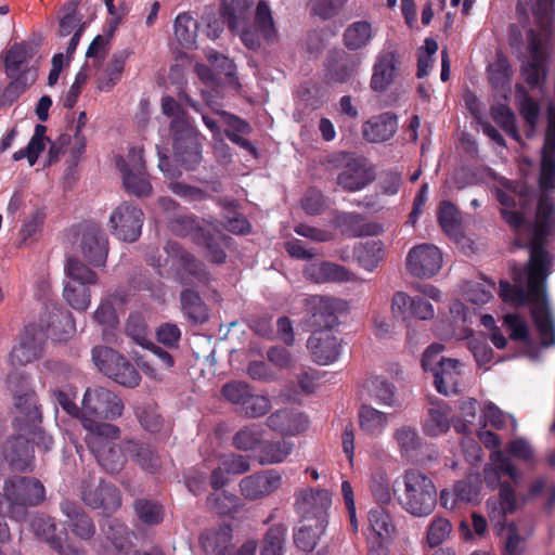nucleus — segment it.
Segmentation results:
<instances>
[{"instance_id":"obj_1","label":"nucleus","mask_w":555,"mask_h":555,"mask_svg":"<svg viewBox=\"0 0 555 555\" xmlns=\"http://www.w3.org/2000/svg\"><path fill=\"white\" fill-rule=\"evenodd\" d=\"M553 202L543 194L538 204L537 223L530 229V259L526 268H513L515 286L500 283V297L513 307L531 305L532 318L540 333L542 344L555 343V327L545 302V281L550 274L551 258L544 249L545 238L551 231Z\"/></svg>"},{"instance_id":"obj_2","label":"nucleus","mask_w":555,"mask_h":555,"mask_svg":"<svg viewBox=\"0 0 555 555\" xmlns=\"http://www.w3.org/2000/svg\"><path fill=\"white\" fill-rule=\"evenodd\" d=\"M85 441L99 465L108 474L121 472L127 463L128 453L125 440L118 444L121 430L116 425H95L87 421Z\"/></svg>"},{"instance_id":"obj_3","label":"nucleus","mask_w":555,"mask_h":555,"mask_svg":"<svg viewBox=\"0 0 555 555\" xmlns=\"http://www.w3.org/2000/svg\"><path fill=\"white\" fill-rule=\"evenodd\" d=\"M404 490L400 496L401 507L414 517L430 515L437 504L434 481L418 469H408L403 476Z\"/></svg>"},{"instance_id":"obj_4","label":"nucleus","mask_w":555,"mask_h":555,"mask_svg":"<svg viewBox=\"0 0 555 555\" xmlns=\"http://www.w3.org/2000/svg\"><path fill=\"white\" fill-rule=\"evenodd\" d=\"M124 403L117 395L104 387L88 388L83 395L81 406V425L87 421L95 425H112L101 420L115 421L121 416Z\"/></svg>"},{"instance_id":"obj_5","label":"nucleus","mask_w":555,"mask_h":555,"mask_svg":"<svg viewBox=\"0 0 555 555\" xmlns=\"http://www.w3.org/2000/svg\"><path fill=\"white\" fill-rule=\"evenodd\" d=\"M3 491L10 503L9 517L22 519L25 517V508L37 506L46 498L43 485L33 477L14 476L5 480Z\"/></svg>"},{"instance_id":"obj_6","label":"nucleus","mask_w":555,"mask_h":555,"mask_svg":"<svg viewBox=\"0 0 555 555\" xmlns=\"http://www.w3.org/2000/svg\"><path fill=\"white\" fill-rule=\"evenodd\" d=\"M92 361L100 372L115 383L134 388L141 382L137 367L122 354L106 346H95L92 349Z\"/></svg>"},{"instance_id":"obj_7","label":"nucleus","mask_w":555,"mask_h":555,"mask_svg":"<svg viewBox=\"0 0 555 555\" xmlns=\"http://www.w3.org/2000/svg\"><path fill=\"white\" fill-rule=\"evenodd\" d=\"M143 154L142 147H132L127 158L119 156L116 159L126 192L139 198L150 197L153 192Z\"/></svg>"},{"instance_id":"obj_8","label":"nucleus","mask_w":555,"mask_h":555,"mask_svg":"<svg viewBox=\"0 0 555 555\" xmlns=\"http://www.w3.org/2000/svg\"><path fill=\"white\" fill-rule=\"evenodd\" d=\"M495 194L502 205L501 211L505 221L514 229H519L524 223L525 209L533 201L532 191L521 183L514 184L502 179Z\"/></svg>"},{"instance_id":"obj_9","label":"nucleus","mask_w":555,"mask_h":555,"mask_svg":"<svg viewBox=\"0 0 555 555\" xmlns=\"http://www.w3.org/2000/svg\"><path fill=\"white\" fill-rule=\"evenodd\" d=\"M176 160L186 170H194L202 160L198 137L189 121L170 122Z\"/></svg>"},{"instance_id":"obj_10","label":"nucleus","mask_w":555,"mask_h":555,"mask_svg":"<svg viewBox=\"0 0 555 555\" xmlns=\"http://www.w3.org/2000/svg\"><path fill=\"white\" fill-rule=\"evenodd\" d=\"M144 214L141 208L129 202H122L111 214L108 229L119 241L133 243L142 232Z\"/></svg>"},{"instance_id":"obj_11","label":"nucleus","mask_w":555,"mask_h":555,"mask_svg":"<svg viewBox=\"0 0 555 555\" xmlns=\"http://www.w3.org/2000/svg\"><path fill=\"white\" fill-rule=\"evenodd\" d=\"M294 443L281 439L269 441L251 429L245 430V452L248 457L255 459L260 464H278L284 462L293 452Z\"/></svg>"},{"instance_id":"obj_12","label":"nucleus","mask_w":555,"mask_h":555,"mask_svg":"<svg viewBox=\"0 0 555 555\" xmlns=\"http://www.w3.org/2000/svg\"><path fill=\"white\" fill-rule=\"evenodd\" d=\"M305 301L308 323L314 331H333L338 325V314L346 309V302L336 298L315 295Z\"/></svg>"},{"instance_id":"obj_13","label":"nucleus","mask_w":555,"mask_h":555,"mask_svg":"<svg viewBox=\"0 0 555 555\" xmlns=\"http://www.w3.org/2000/svg\"><path fill=\"white\" fill-rule=\"evenodd\" d=\"M48 333L41 325L29 324L24 327L20 340L10 352L12 365H26L41 358Z\"/></svg>"},{"instance_id":"obj_14","label":"nucleus","mask_w":555,"mask_h":555,"mask_svg":"<svg viewBox=\"0 0 555 555\" xmlns=\"http://www.w3.org/2000/svg\"><path fill=\"white\" fill-rule=\"evenodd\" d=\"M81 499L87 506L93 509L102 508L105 513L116 512L121 504L119 490L102 479L82 480Z\"/></svg>"},{"instance_id":"obj_15","label":"nucleus","mask_w":555,"mask_h":555,"mask_svg":"<svg viewBox=\"0 0 555 555\" xmlns=\"http://www.w3.org/2000/svg\"><path fill=\"white\" fill-rule=\"evenodd\" d=\"M336 157L344 164L337 176V184L345 191L362 190L374 180V169L365 159L347 154H338Z\"/></svg>"},{"instance_id":"obj_16","label":"nucleus","mask_w":555,"mask_h":555,"mask_svg":"<svg viewBox=\"0 0 555 555\" xmlns=\"http://www.w3.org/2000/svg\"><path fill=\"white\" fill-rule=\"evenodd\" d=\"M165 250L181 266V269L177 272V279L180 284L189 286L193 283V280L202 285L209 283L210 274L206 270L205 264L183 249L179 243L169 241L165 246Z\"/></svg>"},{"instance_id":"obj_17","label":"nucleus","mask_w":555,"mask_h":555,"mask_svg":"<svg viewBox=\"0 0 555 555\" xmlns=\"http://www.w3.org/2000/svg\"><path fill=\"white\" fill-rule=\"evenodd\" d=\"M80 250L83 259L93 267H105L109 243L104 230L96 223H87L82 227Z\"/></svg>"},{"instance_id":"obj_18","label":"nucleus","mask_w":555,"mask_h":555,"mask_svg":"<svg viewBox=\"0 0 555 555\" xmlns=\"http://www.w3.org/2000/svg\"><path fill=\"white\" fill-rule=\"evenodd\" d=\"M529 60L522 67V76L531 87L539 86L546 75L545 63L546 53V31L535 34L533 30L528 33Z\"/></svg>"},{"instance_id":"obj_19","label":"nucleus","mask_w":555,"mask_h":555,"mask_svg":"<svg viewBox=\"0 0 555 555\" xmlns=\"http://www.w3.org/2000/svg\"><path fill=\"white\" fill-rule=\"evenodd\" d=\"M8 385L14 395L15 408L29 421L41 416L37 395L31 389L29 376L23 372L12 371L8 374Z\"/></svg>"},{"instance_id":"obj_20","label":"nucleus","mask_w":555,"mask_h":555,"mask_svg":"<svg viewBox=\"0 0 555 555\" xmlns=\"http://www.w3.org/2000/svg\"><path fill=\"white\" fill-rule=\"evenodd\" d=\"M441 266L442 255L439 248L431 244L413 247L406 257L408 271L417 278L429 279L439 272Z\"/></svg>"},{"instance_id":"obj_21","label":"nucleus","mask_w":555,"mask_h":555,"mask_svg":"<svg viewBox=\"0 0 555 555\" xmlns=\"http://www.w3.org/2000/svg\"><path fill=\"white\" fill-rule=\"evenodd\" d=\"M3 463L7 462L14 472H31L34 467V447L22 435L12 436L3 443Z\"/></svg>"},{"instance_id":"obj_22","label":"nucleus","mask_w":555,"mask_h":555,"mask_svg":"<svg viewBox=\"0 0 555 555\" xmlns=\"http://www.w3.org/2000/svg\"><path fill=\"white\" fill-rule=\"evenodd\" d=\"M400 57L393 50H383L376 56L373 65L371 88L376 92L387 90L396 80L399 68Z\"/></svg>"},{"instance_id":"obj_23","label":"nucleus","mask_w":555,"mask_h":555,"mask_svg":"<svg viewBox=\"0 0 555 555\" xmlns=\"http://www.w3.org/2000/svg\"><path fill=\"white\" fill-rule=\"evenodd\" d=\"M307 348L317 363L328 365L340 356L341 340L333 331H314L307 341Z\"/></svg>"},{"instance_id":"obj_24","label":"nucleus","mask_w":555,"mask_h":555,"mask_svg":"<svg viewBox=\"0 0 555 555\" xmlns=\"http://www.w3.org/2000/svg\"><path fill=\"white\" fill-rule=\"evenodd\" d=\"M220 15L222 21L215 20L208 23V37L216 39L223 30L227 23L232 34L238 36L243 41V28L241 20L243 18V0H220Z\"/></svg>"},{"instance_id":"obj_25","label":"nucleus","mask_w":555,"mask_h":555,"mask_svg":"<svg viewBox=\"0 0 555 555\" xmlns=\"http://www.w3.org/2000/svg\"><path fill=\"white\" fill-rule=\"evenodd\" d=\"M332 505V494L327 490L307 489L301 493L299 511L302 519L311 518L312 521L324 520L327 524V511Z\"/></svg>"},{"instance_id":"obj_26","label":"nucleus","mask_w":555,"mask_h":555,"mask_svg":"<svg viewBox=\"0 0 555 555\" xmlns=\"http://www.w3.org/2000/svg\"><path fill=\"white\" fill-rule=\"evenodd\" d=\"M398 129V119L393 113L386 112L371 117L362 125V135L370 143L390 140Z\"/></svg>"},{"instance_id":"obj_27","label":"nucleus","mask_w":555,"mask_h":555,"mask_svg":"<svg viewBox=\"0 0 555 555\" xmlns=\"http://www.w3.org/2000/svg\"><path fill=\"white\" fill-rule=\"evenodd\" d=\"M268 426L283 436H297L308 428V420L297 410L283 409L269 416Z\"/></svg>"},{"instance_id":"obj_28","label":"nucleus","mask_w":555,"mask_h":555,"mask_svg":"<svg viewBox=\"0 0 555 555\" xmlns=\"http://www.w3.org/2000/svg\"><path fill=\"white\" fill-rule=\"evenodd\" d=\"M463 364L456 359H449L434 374L436 389L446 396L459 393L463 387Z\"/></svg>"},{"instance_id":"obj_29","label":"nucleus","mask_w":555,"mask_h":555,"mask_svg":"<svg viewBox=\"0 0 555 555\" xmlns=\"http://www.w3.org/2000/svg\"><path fill=\"white\" fill-rule=\"evenodd\" d=\"M33 59L31 48L25 43H14L5 53L4 67L8 77L27 75L35 76L29 67V61Z\"/></svg>"},{"instance_id":"obj_30","label":"nucleus","mask_w":555,"mask_h":555,"mask_svg":"<svg viewBox=\"0 0 555 555\" xmlns=\"http://www.w3.org/2000/svg\"><path fill=\"white\" fill-rule=\"evenodd\" d=\"M60 507L68 518V526L75 535L83 540H89L93 537L95 533L94 524L78 503L64 500L61 502Z\"/></svg>"},{"instance_id":"obj_31","label":"nucleus","mask_w":555,"mask_h":555,"mask_svg":"<svg viewBox=\"0 0 555 555\" xmlns=\"http://www.w3.org/2000/svg\"><path fill=\"white\" fill-rule=\"evenodd\" d=\"M451 410L443 401L431 402L427 408L426 416L422 426L425 435L429 437H439L446 434L450 428Z\"/></svg>"},{"instance_id":"obj_32","label":"nucleus","mask_w":555,"mask_h":555,"mask_svg":"<svg viewBox=\"0 0 555 555\" xmlns=\"http://www.w3.org/2000/svg\"><path fill=\"white\" fill-rule=\"evenodd\" d=\"M361 431L373 438L380 437L391 421V414L377 410L370 404H363L358 414Z\"/></svg>"},{"instance_id":"obj_33","label":"nucleus","mask_w":555,"mask_h":555,"mask_svg":"<svg viewBox=\"0 0 555 555\" xmlns=\"http://www.w3.org/2000/svg\"><path fill=\"white\" fill-rule=\"evenodd\" d=\"M491 464L485 468V480L494 488L500 483L501 475L508 476L514 482L520 478V473L512 460L501 450H494L490 455Z\"/></svg>"},{"instance_id":"obj_34","label":"nucleus","mask_w":555,"mask_h":555,"mask_svg":"<svg viewBox=\"0 0 555 555\" xmlns=\"http://www.w3.org/2000/svg\"><path fill=\"white\" fill-rule=\"evenodd\" d=\"M183 317L193 325L203 324L209 319V310L198 292L185 287L180 293Z\"/></svg>"},{"instance_id":"obj_35","label":"nucleus","mask_w":555,"mask_h":555,"mask_svg":"<svg viewBox=\"0 0 555 555\" xmlns=\"http://www.w3.org/2000/svg\"><path fill=\"white\" fill-rule=\"evenodd\" d=\"M282 482V476L273 469L248 477L245 480V498L258 499L275 491Z\"/></svg>"},{"instance_id":"obj_36","label":"nucleus","mask_w":555,"mask_h":555,"mask_svg":"<svg viewBox=\"0 0 555 555\" xmlns=\"http://www.w3.org/2000/svg\"><path fill=\"white\" fill-rule=\"evenodd\" d=\"M516 496L509 483L500 485L499 498L487 502L488 514L492 521L501 524L505 516L516 511Z\"/></svg>"},{"instance_id":"obj_37","label":"nucleus","mask_w":555,"mask_h":555,"mask_svg":"<svg viewBox=\"0 0 555 555\" xmlns=\"http://www.w3.org/2000/svg\"><path fill=\"white\" fill-rule=\"evenodd\" d=\"M232 528L222 525L218 529L207 530L199 537V542L206 553L215 555L231 554Z\"/></svg>"},{"instance_id":"obj_38","label":"nucleus","mask_w":555,"mask_h":555,"mask_svg":"<svg viewBox=\"0 0 555 555\" xmlns=\"http://www.w3.org/2000/svg\"><path fill=\"white\" fill-rule=\"evenodd\" d=\"M306 275L317 282H348L352 280V274L343 266L333 262L311 263L305 270Z\"/></svg>"},{"instance_id":"obj_39","label":"nucleus","mask_w":555,"mask_h":555,"mask_svg":"<svg viewBox=\"0 0 555 555\" xmlns=\"http://www.w3.org/2000/svg\"><path fill=\"white\" fill-rule=\"evenodd\" d=\"M125 450L143 470L153 474L159 468V456L147 443L128 439L125 440Z\"/></svg>"},{"instance_id":"obj_40","label":"nucleus","mask_w":555,"mask_h":555,"mask_svg":"<svg viewBox=\"0 0 555 555\" xmlns=\"http://www.w3.org/2000/svg\"><path fill=\"white\" fill-rule=\"evenodd\" d=\"M312 520L311 518L302 519L300 526L294 533L295 544L305 552H311L315 547L319 539L327 527L324 520Z\"/></svg>"},{"instance_id":"obj_41","label":"nucleus","mask_w":555,"mask_h":555,"mask_svg":"<svg viewBox=\"0 0 555 555\" xmlns=\"http://www.w3.org/2000/svg\"><path fill=\"white\" fill-rule=\"evenodd\" d=\"M376 28L367 21H357L347 26L344 31V44L351 51H358L373 40Z\"/></svg>"},{"instance_id":"obj_42","label":"nucleus","mask_w":555,"mask_h":555,"mask_svg":"<svg viewBox=\"0 0 555 555\" xmlns=\"http://www.w3.org/2000/svg\"><path fill=\"white\" fill-rule=\"evenodd\" d=\"M369 534L366 539L390 540L396 531L389 513L383 507L372 508L367 515Z\"/></svg>"},{"instance_id":"obj_43","label":"nucleus","mask_w":555,"mask_h":555,"mask_svg":"<svg viewBox=\"0 0 555 555\" xmlns=\"http://www.w3.org/2000/svg\"><path fill=\"white\" fill-rule=\"evenodd\" d=\"M384 244L380 241L370 240L360 243L354 249V256L360 267L373 271L384 259Z\"/></svg>"},{"instance_id":"obj_44","label":"nucleus","mask_w":555,"mask_h":555,"mask_svg":"<svg viewBox=\"0 0 555 555\" xmlns=\"http://www.w3.org/2000/svg\"><path fill=\"white\" fill-rule=\"evenodd\" d=\"M392 437L401 455L405 457H414L423 446V440L417 429L410 425H402L396 428Z\"/></svg>"},{"instance_id":"obj_45","label":"nucleus","mask_w":555,"mask_h":555,"mask_svg":"<svg viewBox=\"0 0 555 555\" xmlns=\"http://www.w3.org/2000/svg\"><path fill=\"white\" fill-rule=\"evenodd\" d=\"M365 388L369 396L376 403L393 406L396 402V388L382 376H372L366 380Z\"/></svg>"},{"instance_id":"obj_46","label":"nucleus","mask_w":555,"mask_h":555,"mask_svg":"<svg viewBox=\"0 0 555 555\" xmlns=\"http://www.w3.org/2000/svg\"><path fill=\"white\" fill-rule=\"evenodd\" d=\"M243 473V456L231 455L224 457L221 464L211 472L210 485L215 490H219L228 485L231 475Z\"/></svg>"},{"instance_id":"obj_47","label":"nucleus","mask_w":555,"mask_h":555,"mask_svg":"<svg viewBox=\"0 0 555 555\" xmlns=\"http://www.w3.org/2000/svg\"><path fill=\"white\" fill-rule=\"evenodd\" d=\"M219 205L222 208V224L224 229L234 234H243V214L240 202L222 197L219 198Z\"/></svg>"},{"instance_id":"obj_48","label":"nucleus","mask_w":555,"mask_h":555,"mask_svg":"<svg viewBox=\"0 0 555 555\" xmlns=\"http://www.w3.org/2000/svg\"><path fill=\"white\" fill-rule=\"evenodd\" d=\"M107 540L119 554H128L132 547L131 532L128 527L117 519L107 521L106 527L103 529Z\"/></svg>"},{"instance_id":"obj_49","label":"nucleus","mask_w":555,"mask_h":555,"mask_svg":"<svg viewBox=\"0 0 555 555\" xmlns=\"http://www.w3.org/2000/svg\"><path fill=\"white\" fill-rule=\"evenodd\" d=\"M46 131L47 127L38 124L35 127V132L30 138L26 147L16 151L13 154V160L18 162L23 158H27L30 166H34L41 152L46 149Z\"/></svg>"},{"instance_id":"obj_50","label":"nucleus","mask_w":555,"mask_h":555,"mask_svg":"<svg viewBox=\"0 0 555 555\" xmlns=\"http://www.w3.org/2000/svg\"><path fill=\"white\" fill-rule=\"evenodd\" d=\"M130 54L131 51L127 49L113 54L105 68L106 79L100 80L99 89L101 91H109L121 79L126 61Z\"/></svg>"},{"instance_id":"obj_51","label":"nucleus","mask_w":555,"mask_h":555,"mask_svg":"<svg viewBox=\"0 0 555 555\" xmlns=\"http://www.w3.org/2000/svg\"><path fill=\"white\" fill-rule=\"evenodd\" d=\"M65 273L68 278L67 283L82 284L83 286L95 285L98 283V274L86 263L77 258H68L65 266Z\"/></svg>"},{"instance_id":"obj_52","label":"nucleus","mask_w":555,"mask_h":555,"mask_svg":"<svg viewBox=\"0 0 555 555\" xmlns=\"http://www.w3.org/2000/svg\"><path fill=\"white\" fill-rule=\"evenodd\" d=\"M48 331L56 340H66L76 332L73 314L67 310H60L52 313Z\"/></svg>"},{"instance_id":"obj_53","label":"nucleus","mask_w":555,"mask_h":555,"mask_svg":"<svg viewBox=\"0 0 555 555\" xmlns=\"http://www.w3.org/2000/svg\"><path fill=\"white\" fill-rule=\"evenodd\" d=\"M255 26L258 33L267 40L274 41L276 38V28L274 25L272 11L269 4L261 0L258 2L255 12Z\"/></svg>"},{"instance_id":"obj_54","label":"nucleus","mask_w":555,"mask_h":555,"mask_svg":"<svg viewBox=\"0 0 555 555\" xmlns=\"http://www.w3.org/2000/svg\"><path fill=\"white\" fill-rule=\"evenodd\" d=\"M370 491L377 503L387 504L391 500V488L384 468L377 467L370 476Z\"/></svg>"},{"instance_id":"obj_55","label":"nucleus","mask_w":555,"mask_h":555,"mask_svg":"<svg viewBox=\"0 0 555 555\" xmlns=\"http://www.w3.org/2000/svg\"><path fill=\"white\" fill-rule=\"evenodd\" d=\"M138 518L145 525H158L164 519L163 506L153 500L139 499L133 504Z\"/></svg>"},{"instance_id":"obj_56","label":"nucleus","mask_w":555,"mask_h":555,"mask_svg":"<svg viewBox=\"0 0 555 555\" xmlns=\"http://www.w3.org/2000/svg\"><path fill=\"white\" fill-rule=\"evenodd\" d=\"M175 36L185 47L195 43L197 22L188 13H180L175 21Z\"/></svg>"},{"instance_id":"obj_57","label":"nucleus","mask_w":555,"mask_h":555,"mask_svg":"<svg viewBox=\"0 0 555 555\" xmlns=\"http://www.w3.org/2000/svg\"><path fill=\"white\" fill-rule=\"evenodd\" d=\"M126 334L137 345L149 348L152 345L145 319L140 313H130L126 322Z\"/></svg>"},{"instance_id":"obj_58","label":"nucleus","mask_w":555,"mask_h":555,"mask_svg":"<svg viewBox=\"0 0 555 555\" xmlns=\"http://www.w3.org/2000/svg\"><path fill=\"white\" fill-rule=\"evenodd\" d=\"M451 521L442 516H435L427 526L426 543L435 547L443 543L452 532Z\"/></svg>"},{"instance_id":"obj_59","label":"nucleus","mask_w":555,"mask_h":555,"mask_svg":"<svg viewBox=\"0 0 555 555\" xmlns=\"http://www.w3.org/2000/svg\"><path fill=\"white\" fill-rule=\"evenodd\" d=\"M63 297L72 308L78 311L87 310L91 302L90 289L81 283L77 285L75 283H66Z\"/></svg>"},{"instance_id":"obj_60","label":"nucleus","mask_w":555,"mask_h":555,"mask_svg":"<svg viewBox=\"0 0 555 555\" xmlns=\"http://www.w3.org/2000/svg\"><path fill=\"white\" fill-rule=\"evenodd\" d=\"M46 217V211L42 208H36L28 215L20 231V246H26L33 242L34 237L41 231Z\"/></svg>"},{"instance_id":"obj_61","label":"nucleus","mask_w":555,"mask_h":555,"mask_svg":"<svg viewBox=\"0 0 555 555\" xmlns=\"http://www.w3.org/2000/svg\"><path fill=\"white\" fill-rule=\"evenodd\" d=\"M31 528L36 535L42 538L51 547L59 545V540L62 535H66L63 531L56 534L55 522L51 517L44 515L35 517L31 521Z\"/></svg>"},{"instance_id":"obj_62","label":"nucleus","mask_w":555,"mask_h":555,"mask_svg":"<svg viewBox=\"0 0 555 555\" xmlns=\"http://www.w3.org/2000/svg\"><path fill=\"white\" fill-rule=\"evenodd\" d=\"M494 291V284L488 280L468 282L464 288L465 298L475 305H483L488 302Z\"/></svg>"},{"instance_id":"obj_63","label":"nucleus","mask_w":555,"mask_h":555,"mask_svg":"<svg viewBox=\"0 0 555 555\" xmlns=\"http://www.w3.org/2000/svg\"><path fill=\"white\" fill-rule=\"evenodd\" d=\"M526 538L519 532L518 527L511 522L506 527L501 555H525Z\"/></svg>"},{"instance_id":"obj_64","label":"nucleus","mask_w":555,"mask_h":555,"mask_svg":"<svg viewBox=\"0 0 555 555\" xmlns=\"http://www.w3.org/2000/svg\"><path fill=\"white\" fill-rule=\"evenodd\" d=\"M78 2L70 1L65 4L66 14L60 20L59 35L67 37L79 28L85 30L86 23L82 22V16L77 14Z\"/></svg>"}]
</instances>
